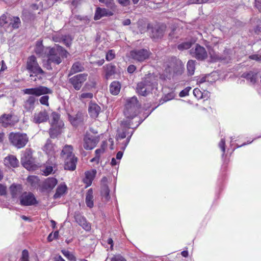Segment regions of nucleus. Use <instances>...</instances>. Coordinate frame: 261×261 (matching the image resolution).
Masks as SVG:
<instances>
[{
  "mask_svg": "<svg viewBox=\"0 0 261 261\" xmlns=\"http://www.w3.org/2000/svg\"><path fill=\"white\" fill-rule=\"evenodd\" d=\"M217 79V72H212L207 74H202L197 77V84L200 87L201 85L203 83H206L207 84H209L213 81H216Z\"/></svg>",
  "mask_w": 261,
  "mask_h": 261,
  "instance_id": "obj_12",
  "label": "nucleus"
},
{
  "mask_svg": "<svg viewBox=\"0 0 261 261\" xmlns=\"http://www.w3.org/2000/svg\"><path fill=\"white\" fill-rule=\"evenodd\" d=\"M121 89V84L119 82L113 81L110 85V92L113 95H118Z\"/></svg>",
  "mask_w": 261,
  "mask_h": 261,
  "instance_id": "obj_29",
  "label": "nucleus"
},
{
  "mask_svg": "<svg viewBox=\"0 0 261 261\" xmlns=\"http://www.w3.org/2000/svg\"><path fill=\"white\" fill-rule=\"evenodd\" d=\"M45 49L46 48H44L43 46L42 41H37L36 42L35 47V51L37 54L42 56L43 55L44 52L45 54Z\"/></svg>",
  "mask_w": 261,
  "mask_h": 261,
  "instance_id": "obj_36",
  "label": "nucleus"
},
{
  "mask_svg": "<svg viewBox=\"0 0 261 261\" xmlns=\"http://www.w3.org/2000/svg\"><path fill=\"white\" fill-rule=\"evenodd\" d=\"M36 101V99L34 96H29L28 98L24 102L23 107L24 109L28 112L32 111L35 108V104Z\"/></svg>",
  "mask_w": 261,
  "mask_h": 261,
  "instance_id": "obj_24",
  "label": "nucleus"
},
{
  "mask_svg": "<svg viewBox=\"0 0 261 261\" xmlns=\"http://www.w3.org/2000/svg\"><path fill=\"white\" fill-rule=\"evenodd\" d=\"M115 57V53L113 50H109L106 55V58L108 61L113 60Z\"/></svg>",
  "mask_w": 261,
  "mask_h": 261,
  "instance_id": "obj_52",
  "label": "nucleus"
},
{
  "mask_svg": "<svg viewBox=\"0 0 261 261\" xmlns=\"http://www.w3.org/2000/svg\"><path fill=\"white\" fill-rule=\"evenodd\" d=\"M93 194L92 189H89L86 193L85 202L87 206L89 208H92L94 206Z\"/></svg>",
  "mask_w": 261,
  "mask_h": 261,
  "instance_id": "obj_31",
  "label": "nucleus"
},
{
  "mask_svg": "<svg viewBox=\"0 0 261 261\" xmlns=\"http://www.w3.org/2000/svg\"><path fill=\"white\" fill-rule=\"evenodd\" d=\"M173 67V69H171V66H167L165 69L166 72L170 71L171 70H173V77H176L179 76H182L183 77H185L186 75H192L194 74L195 69V66H187V73H185L184 66Z\"/></svg>",
  "mask_w": 261,
  "mask_h": 261,
  "instance_id": "obj_5",
  "label": "nucleus"
},
{
  "mask_svg": "<svg viewBox=\"0 0 261 261\" xmlns=\"http://www.w3.org/2000/svg\"><path fill=\"white\" fill-rule=\"evenodd\" d=\"M12 115L10 114H4L0 117V123L6 127L11 124Z\"/></svg>",
  "mask_w": 261,
  "mask_h": 261,
  "instance_id": "obj_33",
  "label": "nucleus"
},
{
  "mask_svg": "<svg viewBox=\"0 0 261 261\" xmlns=\"http://www.w3.org/2000/svg\"><path fill=\"white\" fill-rule=\"evenodd\" d=\"M48 99L49 97L47 95H44L41 97L39 99L40 102L44 106H48Z\"/></svg>",
  "mask_w": 261,
  "mask_h": 261,
  "instance_id": "obj_47",
  "label": "nucleus"
},
{
  "mask_svg": "<svg viewBox=\"0 0 261 261\" xmlns=\"http://www.w3.org/2000/svg\"><path fill=\"white\" fill-rule=\"evenodd\" d=\"M58 181L54 177H48L46 179L42 185L43 189L47 191H51L57 185Z\"/></svg>",
  "mask_w": 261,
  "mask_h": 261,
  "instance_id": "obj_22",
  "label": "nucleus"
},
{
  "mask_svg": "<svg viewBox=\"0 0 261 261\" xmlns=\"http://www.w3.org/2000/svg\"><path fill=\"white\" fill-rule=\"evenodd\" d=\"M48 118L47 112L44 110L35 112L32 117L31 121L35 123L39 124L47 121Z\"/></svg>",
  "mask_w": 261,
  "mask_h": 261,
  "instance_id": "obj_15",
  "label": "nucleus"
},
{
  "mask_svg": "<svg viewBox=\"0 0 261 261\" xmlns=\"http://www.w3.org/2000/svg\"><path fill=\"white\" fill-rule=\"evenodd\" d=\"M55 160H51L47 161L45 169L43 170L44 174L46 176L52 173L54 168L55 167V163L54 162Z\"/></svg>",
  "mask_w": 261,
  "mask_h": 261,
  "instance_id": "obj_32",
  "label": "nucleus"
},
{
  "mask_svg": "<svg viewBox=\"0 0 261 261\" xmlns=\"http://www.w3.org/2000/svg\"><path fill=\"white\" fill-rule=\"evenodd\" d=\"M115 73V66H107L105 74V76L107 79L114 78Z\"/></svg>",
  "mask_w": 261,
  "mask_h": 261,
  "instance_id": "obj_39",
  "label": "nucleus"
},
{
  "mask_svg": "<svg viewBox=\"0 0 261 261\" xmlns=\"http://www.w3.org/2000/svg\"><path fill=\"white\" fill-rule=\"evenodd\" d=\"M72 151L73 147L71 145H66L63 148L61 155L65 159L67 158L74 155Z\"/></svg>",
  "mask_w": 261,
  "mask_h": 261,
  "instance_id": "obj_30",
  "label": "nucleus"
},
{
  "mask_svg": "<svg viewBox=\"0 0 261 261\" xmlns=\"http://www.w3.org/2000/svg\"><path fill=\"white\" fill-rule=\"evenodd\" d=\"M219 147L222 151V156H224L225 152V141L224 139H221L219 143Z\"/></svg>",
  "mask_w": 261,
  "mask_h": 261,
  "instance_id": "obj_49",
  "label": "nucleus"
},
{
  "mask_svg": "<svg viewBox=\"0 0 261 261\" xmlns=\"http://www.w3.org/2000/svg\"><path fill=\"white\" fill-rule=\"evenodd\" d=\"M100 110V107L97 104L94 102L90 103L88 108V112L91 117L96 118Z\"/></svg>",
  "mask_w": 261,
  "mask_h": 261,
  "instance_id": "obj_23",
  "label": "nucleus"
},
{
  "mask_svg": "<svg viewBox=\"0 0 261 261\" xmlns=\"http://www.w3.org/2000/svg\"><path fill=\"white\" fill-rule=\"evenodd\" d=\"M107 182L108 178L106 177H102L101 180V187L104 186V185H107Z\"/></svg>",
  "mask_w": 261,
  "mask_h": 261,
  "instance_id": "obj_63",
  "label": "nucleus"
},
{
  "mask_svg": "<svg viewBox=\"0 0 261 261\" xmlns=\"http://www.w3.org/2000/svg\"><path fill=\"white\" fill-rule=\"evenodd\" d=\"M88 74L81 73L73 76L69 79V82L76 90H79L86 81Z\"/></svg>",
  "mask_w": 261,
  "mask_h": 261,
  "instance_id": "obj_11",
  "label": "nucleus"
},
{
  "mask_svg": "<svg viewBox=\"0 0 261 261\" xmlns=\"http://www.w3.org/2000/svg\"><path fill=\"white\" fill-rule=\"evenodd\" d=\"M193 42L191 41H186L182 42L177 46V48L180 50L187 49L191 47Z\"/></svg>",
  "mask_w": 261,
  "mask_h": 261,
  "instance_id": "obj_42",
  "label": "nucleus"
},
{
  "mask_svg": "<svg viewBox=\"0 0 261 261\" xmlns=\"http://www.w3.org/2000/svg\"><path fill=\"white\" fill-rule=\"evenodd\" d=\"M62 253L70 261H75L76 258L74 255L68 250H62Z\"/></svg>",
  "mask_w": 261,
  "mask_h": 261,
  "instance_id": "obj_44",
  "label": "nucleus"
},
{
  "mask_svg": "<svg viewBox=\"0 0 261 261\" xmlns=\"http://www.w3.org/2000/svg\"><path fill=\"white\" fill-rule=\"evenodd\" d=\"M158 75L153 73H148L144 79L137 84V92L141 95H147L152 89L156 86Z\"/></svg>",
  "mask_w": 261,
  "mask_h": 261,
  "instance_id": "obj_2",
  "label": "nucleus"
},
{
  "mask_svg": "<svg viewBox=\"0 0 261 261\" xmlns=\"http://www.w3.org/2000/svg\"><path fill=\"white\" fill-rule=\"evenodd\" d=\"M117 2L123 7H126L130 4V0H117Z\"/></svg>",
  "mask_w": 261,
  "mask_h": 261,
  "instance_id": "obj_56",
  "label": "nucleus"
},
{
  "mask_svg": "<svg viewBox=\"0 0 261 261\" xmlns=\"http://www.w3.org/2000/svg\"><path fill=\"white\" fill-rule=\"evenodd\" d=\"M54 261H65L60 255L55 257Z\"/></svg>",
  "mask_w": 261,
  "mask_h": 261,
  "instance_id": "obj_64",
  "label": "nucleus"
},
{
  "mask_svg": "<svg viewBox=\"0 0 261 261\" xmlns=\"http://www.w3.org/2000/svg\"><path fill=\"white\" fill-rule=\"evenodd\" d=\"M242 77L246 79L248 81H249L252 84H254L257 79V75L256 73H254L252 72H249L247 73H244L242 75Z\"/></svg>",
  "mask_w": 261,
  "mask_h": 261,
  "instance_id": "obj_35",
  "label": "nucleus"
},
{
  "mask_svg": "<svg viewBox=\"0 0 261 261\" xmlns=\"http://www.w3.org/2000/svg\"><path fill=\"white\" fill-rule=\"evenodd\" d=\"M68 119L73 126H77L83 122L84 120L83 115L81 112H78L74 115L69 114Z\"/></svg>",
  "mask_w": 261,
  "mask_h": 261,
  "instance_id": "obj_20",
  "label": "nucleus"
},
{
  "mask_svg": "<svg viewBox=\"0 0 261 261\" xmlns=\"http://www.w3.org/2000/svg\"><path fill=\"white\" fill-rule=\"evenodd\" d=\"M136 66H128L127 70L129 73H133L136 70Z\"/></svg>",
  "mask_w": 261,
  "mask_h": 261,
  "instance_id": "obj_61",
  "label": "nucleus"
},
{
  "mask_svg": "<svg viewBox=\"0 0 261 261\" xmlns=\"http://www.w3.org/2000/svg\"><path fill=\"white\" fill-rule=\"evenodd\" d=\"M10 191L13 200L16 203H18L20 196L23 193L21 185L12 184L10 187Z\"/></svg>",
  "mask_w": 261,
  "mask_h": 261,
  "instance_id": "obj_13",
  "label": "nucleus"
},
{
  "mask_svg": "<svg viewBox=\"0 0 261 261\" xmlns=\"http://www.w3.org/2000/svg\"><path fill=\"white\" fill-rule=\"evenodd\" d=\"M21 162L23 166L28 170L31 169L34 163V159L32 156V151L30 149H26L22 153Z\"/></svg>",
  "mask_w": 261,
  "mask_h": 261,
  "instance_id": "obj_8",
  "label": "nucleus"
},
{
  "mask_svg": "<svg viewBox=\"0 0 261 261\" xmlns=\"http://www.w3.org/2000/svg\"><path fill=\"white\" fill-rule=\"evenodd\" d=\"M101 195L102 198H104L107 201L109 200L110 199V190L107 185H104V186L101 187Z\"/></svg>",
  "mask_w": 261,
  "mask_h": 261,
  "instance_id": "obj_37",
  "label": "nucleus"
},
{
  "mask_svg": "<svg viewBox=\"0 0 261 261\" xmlns=\"http://www.w3.org/2000/svg\"><path fill=\"white\" fill-rule=\"evenodd\" d=\"M74 218L76 222L85 230L88 231L91 229L90 224L87 222L86 218L82 216L79 212L75 213Z\"/></svg>",
  "mask_w": 261,
  "mask_h": 261,
  "instance_id": "obj_18",
  "label": "nucleus"
},
{
  "mask_svg": "<svg viewBox=\"0 0 261 261\" xmlns=\"http://www.w3.org/2000/svg\"><path fill=\"white\" fill-rule=\"evenodd\" d=\"M164 29L161 28H154L152 30V37L155 39L162 37L164 35Z\"/></svg>",
  "mask_w": 261,
  "mask_h": 261,
  "instance_id": "obj_38",
  "label": "nucleus"
},
{
  "mask_svg": "<svg viewBox=\"0 0 261 261\" xmlns=\"http://www.w3.org/2000/svg\"><path fill=\"white\" fill-rule=\"evenodd\" d=\"M64 125V124L63 122H60L58 123V125H55L54 126L51 125V127L49 129V132L50 137L52 138H56L61 133V129L63 128Z\"/></svg>",
  "mask_w": 261,
  "mask_h": 261,
  "instance_id": "obj_21",
  "label": "nucleus"
},
{
  "mask_svg": "<svg viewBox=\"0 0 261 261\" xmlns=\"http://www.w3.org/2000/svg\"><path fill=\"white\" fill-rule=\"evenodd\" d=\"M255 6L259 10H261V0H255Z\"/></svg>",
  "mask_w": 261,
  "mask_h": 261,
  "instance_id": "obj_62",
  "label": "nucleus"
},
{
  "mask_svg": "<svg viewBox=\"0 0 261 261\" xmlns=\"http://www.w3.org/2000/svg\"><path fill=\"white\" fill-rule=\"evenodd\" d=\"M111 261H126L121 256H116L111 259Z\"/></svg>",
  "mask_w": 261,
  "mask_h": 261,
  "instance_id": "obj_58",
  "label": "nucleus"
},
{
  "mask_svg": "<svg viewBox=\"0 0 261 261\" xmlns=\"http://www.w3.org/2000/svg\"><path fill=\"white\" fill-rule=\"evenodd\" d=\"M99 141L98 136L86 134L84 137V148L86 150H92L96 146Z\"/></svg>",
  "mask_w": 261,
  "mask_h": 261,
  "instance_id": "obj_9",
  "label": "nucleus"
},
{
  "mask_svg": "<svg viewBox=\"0 0 261 261\" xmlns=\"http://www.w3.org/2000/svg\"><path fill=\"white\" fill-rule=\"evenodd\" d=\"M7 193V188L5 186L0 184V195L4 196Z\"/></svg>",
  "mask_w": 261,
  "mask_h": 261,
  "instance_id": "obj_57",
  "label": "nucleus"
},
{
  "mask_svg": "<svg viewBox=\"0 0 261 261\" xmlns=\"http://www.w3.org/2000/svg\"><path fill=\"white\" fill-rule=\"evenodd\" d=\"M23 91L24 94L33 95L36 96L53 93V90L51 89L43 86H40L34 88L25 89Z\"/></svg>",
  "mask_w": 261,
  "mask_h": 261,
  "instance_id": "obj_7",
  "label": "nucleus"
},
{
  "mask_svg": "<svg viewBox=\"0 0 261 261\" xmlns=\"http://www.w3.org/2000/svg\"><path fill=\"white\" fill-rule=\"evenodd\" d=\"M130 56L135 60L142 61L147 59L149 56V53L146 49L135 50L130 51Z\"/></svg>",
  "mask_w": 261,
  "mask_h": 261,
  "instance_id": "obj_16",
  "label": "nucleus"
},
{
  "mask_svg": "<svg viewBox=\"0 0 261 261\" xmlns=\"http://www.w3.org/2000/svg\"><path fill=\"white\" fill-rule=\"evenodd\" d=\"M139 103L136 97H131L126 100L124 114L125 119L123 120L120 126L117 130V139H123L126 138V143L123 147L125 148L128 144L130 139L134 133L135 129L142 123V121H136L134 124L132 120L135 118L138 113L139 109L140 108Z\"/></svg>",
  "mask_w": 261,
  "mask_h": 261,
  "instance_id": "obj_1",
  "label": "nucleus"
},
{
  "mask_svg": "<svg viewBox=\"0 0 261 261\" xmlns=\"http://www.w3.org/2000/svg\"><path fill=\"white\" fill-rule=\"evenodd\" d=\"M112 15L113 13L109 11L105 8L101 9L100 8H97L95 11L94 19L98 20L103 16H111Z\"/></svg>",
  "mask_w": 261,
  "mask_h": 261,
  "instance_id": "obj_25",
  "label": "nucleus"
},
{
  "mask_svg": "<svg viewBox=\"0 0 261 261\" xmlns=\"http://www.w3.org/2000/svg\"><path fill=\"white\" fill-rule=\"evenodd\" d=\"M67 187L64 184L60 185L57 190L54 196V198L57 199L61 197L66 192Z\"/></svg>",
  "mask_w": 261,
  "mask_h": 261,
  "instance_id": "obj_34",
  "label": "nucleus"
},
{
  "mask_svg": "<svg viewBox=\"0 0 261 261\" xmlns=\"http://www.w3.org/2000/svg\"><path fill=\"white\" fill-rule=\"evenodd\" d=\"M83 69V66H72L69 75H72L76 72L81 71Z\"/></svg>",
  "mask_w": 261,
  "mask_h": 261,
  "instance_id": "obj_46",
  "label": "nucleus"
},
{
  "mask_svg": "<svg viewBox=\"0 0 261 261\" xmlns=\"http://www.w3.org/2000/svg\"><path fill=\"white\" fill-rule=\"evenodd\" d=\"M105 150V147L102 146L100 148L97 149L95 151V156L100 159L101 154L103 153Z\"/></svg>",
  "mask_w": 261,
  "mask_h": 261,
  "instance_id": "obj_53",
  "label": "nucleus"
},
{
  "mask_svg": "<svg viewBox=\"0 0 261 261\" xmlns=\"http://www.w3.org/2000/svg\"><path fill=\"white\" fill-rule=\"evenodd\" d=\"M9 21L7 20V16L5 14L2 15L0 18V25L4 26Z\"/></svg>",
  "mask_w": 261,
  "mask_h": 261,
  "instance_id": "obj_54",
  "label": "nucleus"
},
{
  "mask_svg": "<svg viewBox=\"0 0 261 261\" xmlns=\"http://www.w3.org/2000/svg\"><path fill=\"white\" fill-rule=\"evenodd\" d=\"M93 94L91 92H84L79 95V99L82 101L88 100L93 98Z\"/></svg>",
  "mask_w": 261,
  "mask_h": 261,
  "instance_id": "obj_41",
  "label": "nucleus"
},
{
  "mask_svg": "<svg viewBox=\"0 0 261 261\" xmlns=\"http://www.w3.org/2000/svg\"><path fill=\"white\" fill-rule=\"evenodd\" d=\"M21 206H28L34 205L37 203L34 195L30 192H24L21 196L17 203Z\"/></svg>",
  "mask_w": 261,
  "mask_h": 261,
  "instance_id": "obj_6",
  "label": "nucleus"
},
{
  "mask_svg": "<svg viewBox=\"0 0 261 261\" xmlns=\"http://www.w3.org/2000/svg\"><path fill=\"white\" fill-rule=\"evenodd\" d=\"M201 1L200 0H188L187 1V4L189 5L190 4H201Z\"/></svg>",
  "mask_w": 261,
  "mask_h": 261,
  "instance_id": "obj_60",
  "label": "nucleus"
},
{
  "mask_svg": "<svg viewBox=\"0 0 261 261\" xmlns=\"http://www.w3.org/2000/svg\"><path fill=\"white\" fill-rule=\"evenodd\" d=\"M51 125L55 126V125H58V123L60 122H63L62 120L60 119V115L54 112L51 113Z\"/></svg>",
  "mask_w": 261,
  "mask_h": 261,
  "instance_id": "obj_40",
  "label": "nucleus"
},
{
  "mask_svg": "<svg viewBox=\"0 0 261 261\" xmlns=\"http://www.w3.org/2000/svg\"><path fill=\"white\" fill-rule=\"evenodd\" d=\"M4 164L8 167H16L18 165V161L14 155H9L4 159Z\"/></svg>",
  "mask_w": 261,
  "mask_h": 261,
  "instance_id": "obj_26",
  "label": "nucleus"
},
{
  "mask_svg": "<svg viewBox=\"0 0 261 261\" xmlns=\"http://www.w3.org/2000/svg\"><path fill=\"white\" fill-rule=\"evenodd\" d=\"M11 19V22H10V24L12 25L14 29H17L19 27V25L20 23V19L18 17H13V18L9 17Z\"/></svg>",
  "mask_w": 261,
  "mask_h": 261,
  "instance_id": "obj_43",
  "label": "nucleus"
},
{
  "mask_svg": "<svg viewBox=\"0 0 261 261\" xmlns=\"http://www.w3.org/2000/svg\"><path fill=\"white\" fill-rule=\"evenodd\" d=\"M67 52L60 46L56 45L55 47H46L45 56L47 63L48 65L59 64L61 63V57H66Z\"/></svg>",
  "mask_w": 261,
  "mask_h": 261,
  "instance_id": "obj_3",
  "label": "nucleus"
},
{
  "mask_svg": "<svg viewBox=\"0 0 261 261\" xmlns=\"http://www.w3.org/2000/svg\"><path fill=\"white\" fill-rule=\"evenodd\" d=\"M190 53L193 56L200 60L205 59L207 56L205 49L198 44L196 45L195 49H192Z\"/></svg>",
  "mask_w": 261,
  "mask_h": 261,
  "instance_id": "obj_14",
  "label": "nucleus"
},
{
  "mask_svg": "<svg viewBox=\"0 0 261 261\" xmlns=\"http://www.w3.org/2000/svg\"><path fill=\"white\" fill-rule=\"evenodd\" d=\"M249 58L257 61L258 63H261V55H253L249 56Z\"/></svg>",
  "mask_w": 261,
  "mask_h": 261,
  "instance_id": "obj_55",
  "label": "nucleus"
},
{
  "mask_svg": "<svg viewBox=\"0 0 261 261\" xmlns=\"http://www.w3.org/2000/svg\"><path fill=\"white\" fill-rule=\"evenodd\" d=\"M77 163V158L74 156L67 158L65 159L64 169L73 171L76 168V164Z\"/></svg>",
  "mask_w": 261,
  "mask_h": 261,
  "instance_id": "obj_19",
  "label": "nucleus"
},
{
  "mask_svg": "<svg viewBox=\"0 0 261 261\" xmlns=\"http://www.w3.org/2000/svg\"><path fill=\"white\" fill-rule=\"evenodd\" d=\"M231 51L230 50H224V56H219L216 53L211 51L210 52V57L213 62H216L218 61H227L231 59L230 56Z\"/></svg>",
  "mask_w": 261,
  "mask_h": 261,
  "instance_id": "obj_17",
  "label": "nucleus"
},
{
  "mask_svg": "<svg viewBox=\"0 0 261 261\" xmlns=\"http://www.w3.org/2000/svg\"><path fill=\"white\" fill-rule=\"evenodd\" d=\"M42 150L49 158L48 161L51 160H55L58 149L57 146L52 143L50 139L47 140L42 147Z\"/></svg>",
  "mask_w": 261,
  "mask_h": 261,
  "instance_id": "obj_10",
  "label": "nucleus"
},
{
  "mask_svg": "<svg viewBox=\"0 0 261 261\" xmlns=\"http://www.w3.org/2000/svg\"><path fill=\"white\" fill-rule=\"evenodd\" d=\"M29 252L27 250H23L22 252L21 261H29Z\"/></svg>",
  "mask_w": 261,
  "mask_h": 261,
  "instance_id": "obj_50",
  "label": "nucleus"
},
{
  "mask_svg": "<svg viewBox=\"0 0 261 261\" xmlns=\"http://www.w3.org/2000/svg\"><path fill=\"white\" fill-rule=\"evenodd\" d=\"M191 89V87H187L182 90L179 94V96L180 97H184L189 95V92Z\"/></svg>",
  "mask_w": 261,
  "mask_h": 261,
  "instance_id": "obj_48",
  "label": "nucleus"
},
{
  "mask_svg": "<svg viewBox=\"0 0 261 261\" xmlns=\"http://www.w3.org/2000/svg\"><path fill=\"white\" fill-rule=\"evenodd\" d=\"M99 1L105 4L107 6H109L113 4L114 0H99Z\"/></svg>",
  "mask_w": 261,
  "mask_h": 261,
  "instance_id": "obj_59",
  "label": "nucleus"
},
{
  "mask_svg": "<svg viewBox=\"0 0 261 261\" xmlns=\"http://www.w3.org/2000/svg\"><path fill=\"white\" fill-rule=\"evenodd\" d=\"M27 69L30 73V77H33L39 74H43V71L40 68V66H27ZM32 80L34 81H36V79H33L31 78Z\"/></svg>",
  "mask_w": 261,
  "mask_h": 261,
  "instance_id": "obj_27",
  "label": "nucleus"
},
{
  "mask_svg": "<svg viewBox=\"0 0 261 261\" xmlns=\"http://www.w3.org/2000/svg\"><path fill=\"white\" fill-rule=\"evenodd\" d=\"M11 143L16 148H21L25 146L29 141L25 134L11 133L9 135Z\"/></svg>",
  "mask_w": 261,
  "mask_h": 261,
  "instance_id": "obj_4",
  "label": "nucleus"
},
{
  "mask_svg": "<svg viewBox=\"0 0 261 261\" xmlns=\"http://www.w3.org/2000/svg\"><path fill=\"white\" fill-rule=\"evenodd\" d=\"M193 94L198 99H201L203 97L202 92L197 88L194 89Z\"/></svg>",
  "mask_w": 261,
  "mask_h": 261,
  "instance_id": "obj_51",
  "label": "nucleus"
},
{
  "mask_svg": "<svg viewBox=\"0 0 261 261\" xmlns=\"http://www.w3.org/2000/svg\"><path fill=\"white\" fill-rule=\"evenodd\" d=\"M27 65H38V63L36 61V58L34 56H31L27 60Z\"/></svg>",
  "mask_w": 261,
  "mask_h": 261,
  "instance_id": "obj_45",
  "label": "nucleus"
},
{
  "mask_svg": "<svg viewBox=\"0 0 261 261\" xmlns=\"http://www.w3.org/2000/svg\"><path fill=\"white\" fill-rule=\"evenodd\" d=\"M96 171L95 170L92 171H88L85 172V177L84 178L83 181L84 183L86 184L87 187L90 186L95 176Z\"/></svg>",
  "mask_w": 261,
  "mask_h": 261,
  "instance_id": "obj_28",
  "label": "nucleus"
}]
</instances>
